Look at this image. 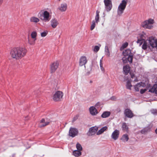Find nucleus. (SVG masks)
Instances as JSON below:
<instances>
[{
	"label": "nucleus",
	"instance_id": "25",
	"mask_svg": "<svg viewBox=\"0 0 157 157\" xmlns=\"http://www.w3.org/2000/svg\"><path fill=\"white\" fill-rule=\"evenodd\" d=\"M108 127L106 126H104L99 130L97 133V135H99L102 133L104 131L106 130Z\"/></svg>",
	"mask_w": 157,
	"mask_h": 157
},
{
	"label": "nucleus",
	"instance_id": "12",
	"mask_svg": "<svg viewBox=\"0 0 157 157\" xmlns=\"http://www.w3.org/2000/svg\"><path fill=\"white\" fill-rule=\"evenodd\" d=\"M87 62V60L86 57L85 56H82L80 58L79 65L80 66H82L84 65L85 67V65Z\"/></svg>",
	"mask_w": 157,
	"mask_h": 157
},
{
	"label": "nucleus",
	"instance_id": "5",
	"mask_svg": "<svg viewBox=\"0 0 157 157\" xmlns=\"http://www.w3.org/2000/svg\"><path fill=\"white\" fill-rule=\"evenodd\" d=\"M49 14L47 11H44L42 15H40V18L45 22H48L50 19Z\"/></svg>",
	"mask_w": 157,
	"mask_h": 157
},
{
	"label": "nucleus",
	"instance_id": "28",
	"mask_svg": "<svg viewBox=\"0 0 157 157\" xmlns=\"http://www.w3.org/2000/svg\"><path fill=\"white\" fill-rule=\"evenodd\" d=\"M30 21L31 22L37 23L39 21V19L37 17H33L30 18Z\"/></svg>",
	"mask_w": 157,
	"mask_h": 157
},
{
	"label": "nucleus",
	"instance_id": "40",
	"mask_svg": "<svg viewBox=\"0 0 157 157\" xmlns=\"http://www.w3.org/2000/svg\"><path fill=\"white\" fill-rule=\"evenodd\" d=\"M99 49V47L98 46H95L94 48V50L95 52H98Z\"/></svg>",
	"mask_w": 157,
	"mask_h": 157
},
{
	"label": "nucleus",
	"instance_id": "49",
	"mask_svg": "<svg viewBox=\"0 0 157 157\" xmlns=\"http://www.w3.org/2000/svg\"><path fill=\"white\" fill-rule=\"evenodd\" d=\"M90 83H92L93 82V81L92 80H90Z\"/></svg>",
	"mask_w": 157,
	"mask_h": 157
},
{
	"label": "nucleus",
	"instance_id": "32",
	"mask_svg": "<svg viewBox=\"0 0 157 157\" xmlns=\"http://www.w3.org/2000/svg\"><path fill=\"white\" fill-rule=\"evenodd\" d=\"M122 128L123 130L125 131H127L128 129V127L125 123H123V124Z\"/></svg>",
	"mask_w": 157,
	"mask_h": 157
},
{
	"label": "nucleus",
	"instance_id": "16",
	"mask_svg": "<svg viewBox=\"0 0 157 157\" xmlns=\"http://www.w3.org/2000/svg\"><path fill=\"white\" fill-rule=\"evenodd\" d=\"M98 129V127L96 126L92 127L90 128L89 130L90 135L92 136L94 135L97 131Z\"/></svg>",
	"mask_w": 157,
	"mask_h": 157
},
{
	"label": "nucleus",
	"instance_id": "48",
	"mask_svg": "<svg viewBox=\"0 0 157 157\" xmlns=\"http://www.w3.org/2000/svg\"><path fill=\"white\" fill-rule=\"evenodd\" d=\"M155 133L157 134V128H156V129L155 130Z\"/></svg>",
	"mask_w": 157,
	"mask_h": 157
},
{
	"label": "nucleus",
	"instance_id": "15",
	"mask_svg": "<svg viewBox=\"0 0 157 157\" xmlns=\"http://www.w3.org/2000/svg\"><path fill=\"white\" fill-rule=\"evenodd\" d=\"M145 86V84L141 82L136 84L134 88L136 91H139L140 88L142 87H144Z\"/></svg>",
	"mask_w": 157,
	"mask_h": 157
},
{
	"label": "nucleus",
	"instance_id": "47",
	"mask_svg": "<svg viewBox=\"0 0 157 157\" xmlns=\"http://www.w3.org/2000/svg\"><path fill=\"white\" fill-rule=\"evenodd\" d=\"M134 76H135V75H132L131 76V78H133L134 77Z\"/></svg>",
	"mask_w": 157,
	"mask_h": 157
},
{
	"label": "nucleus",
	"instance_id": "8",
	"mask_svg": "<svg viewBox=\"0 0 157 157\" xmlns=\"http://www.w3.org/2000/svg\"><path fill=\"white\" fill-rule=\"evenodd\" d=\"M104 2L106 10L107 12L110 11L112 7L111 0H104Z\"/></svg>",
	"mask_w": 157,
	"mask_h": 157
},
{
	"label": "nucleus",
	"instance_id": "36",
	"mask_svg": "<svg viewBox=\"0 0 157 157\" xmlns=\"http://www.w3.org/2000/svg\"><path fill=\"white\" fill-rule=\"evenodd\" d=\"M76 148L77 150L80 151H81L82 150V146L79 143H78L76 144Z\"/></svg>",
	"mask_w": 157,
	"mask_h": 157
},
{
	"label": "nucleus",
	"instance_id": "44",
	"mask_svg": "<svg viewBox=\"0 0 157 157\" xmlns=\"http://www.w3.org/2000/svg\"><path fill=\"white\" fill-rule=\"evenodd\" d=\"M78 118V116H76L75 117H74L73 119V121H75Z\"/></svg>",
	"mask_w": 157,
	"mask_h": 157
},
{
	"label": "nucleus",
	"instance_id": "7",
	"mask_svg": "<svg viewBox=\"0 0 157 157\" xmlns=\"http://www.w3.org/2000/svg\"><path fill=\"white\" fill-rule=\"evenodd\" d=\"M137 43L140 44V45L144 43L143 45L142 46V48L143 49L145 50L146 49L147 47L150 48V46L148 44L147 41H145V40L143 39H138Z\"/></svg>",
	"mask_w": 157,
	"mask_h": 157
},
{
	"label": "nucleus",
	"instance_id": "14",
	"mask_svg": "<svg viewBox=\"0 0 157 157\" xmlns=\"http://www.w3.org/2000/svg\"><path fill=\"white\" fill-rule=\"evenodd\" d=\"M119 134L120 132L119 130L116 129L112 133L111 136V137L114 140H116L118 139Z\"/></svg>",
	"mask_w": 157,
	"mask_h": 157
},
{
	"label": "nucleus",
	"instance_id": "29",
	"mask_svg": "<svg viewBox=\"0 0 157 157\" xmlns=\"http://www.w3.org/2000/svg\"><path fill=\"white\" fill-rule=\"evenodd\" d=\"M100 11L98 10H97L96 12V15L95 17V20L96 22L97 23L99 21V13Z\"/></svg>",
	"mask_w": 157,
	"mask_h": 157
},
{
	"label": "nucleus",
	"instance_id": "11",
	"mask_svg": "<svg viewBox=\"0 0 157 157\" xmlns=\"http://www.w3.org/2000/svg\"><path fill=\"white\" fill-rule=\"evenodd\" d=\"M78 130L75 128H71L69 131V135L72 137H74L77 135Z\"/></svg>",
	"mask_w": 157,
	"mask_h": 157
},
{
	"label": "nucleus",
	"instance_id": "27",
	"mask_svg": "<svg viewBox=\"0 0 157 157\" xmlns=\"http://www.w3.org/2000/svg\"><path fill=\"white\" fill-rule=\"evenodd\" d=\"M73 154L75 156L78 157L81 155V152L79 150H76L73 151Z\"/></svg>",
	"mask_w": 157,
	"mask_h": 157
},
{
	"label": "nucleus",
	"instance_id": "38",
	"mask_svg": "<svg viewBox=\"0 0 157 157\" xmlns=\"http://www.w3.org/2000/svg\"><path fill=\"white\" fill-rule=\"evenodd\" d=\"M36 40H28V43L31 45H34L35 44V41Z\"/></svg>",
	"mask_w": 157,
	"mask_h": 157
},
{
	"label": "nucleus",
	"instance_id": "1",
	"mask_svg": "<svg viewBox=\"0 0 157 157\" xmlns=\"http://www.w3.org/2000/svg\"><path fill=\"white\" fill-rule=\"evenodd\" d=\"M27 51V49L24 47H14L10 50V54L13 59L18 60L24 57Z\"/></svg>",
	"mask_w": 157,
	"mask_h": 157
},
{
	"label": "nucleus",
	"instance_id": "22",
	"mask_svg": "<svg viewBox=\"0 0 157 157\" xmlns=\"http://www.w3.org/2000/svg\"><path fill=\"white\" fill-rule=\"evenodd\" d=\"M149 91L152 93H155V94H157V84H154L149 89Z\"/></svg>",
	"mask_w": 157,
	"mask_h": 157
},
{
	"label": "nucleus",
	"instance_id": "18",
	"mask_svg": "<svg viewBox=\"0 0 157 157\" xmlns=\"http://www.w3.org/2000/svg\"><path fill=\"white\" fill-rule=\"evenodd\" d=\"M67 8V5L66 3L61 4L58 9L61 12L65 11Z\"/></svg>",
	"mask_w": 157,
	"mask_h": 157
},
{
	"label": "nucleus",
	"instance_id": "2",
	"mask_svg": "<svg viewBox=\"0 0 157 157\" xmlns=\"http://www.w3.org/2000/svg\"><path fill=\"white\" fill-rule=\"evenodd\" d=\"M123 54L124 56L122 60L124 63H127L129 62L130 63H132L133 57V54L131 53L130 49H126L123 52Z\"/></svg>",
	"mask_w": 157,
	"mask_h": 157
},
{
	"label": "nucleus",
	"instance_id": "23",
	"mask_svg": "<svg viewBox=\"0 0 157 157\" xmlns=\"http://www.w3.org/2000/svg\"><path fill=\"white\" fill-rule=\"evenodd\" d=\"M123 71L126 75H127L130 71V67L129 66H125L123 67Z\"/></svg>",
	"mask_w": 157,
	"mask_h": 157
},
{
	"label": "nucleus",
	"instance_id": "21",
	"mask_svg": "<svg viewBox=\"0 0 157 157\" xmlns=\"http://www.w3.org/2000/svg\"><path fill=\"white\" fill-rule=\"evenodd\" d=\"M151 130V128L149 126L145 127L141 131V133L143 134H145Z\"/></svg>",
	"mask_w": 157,
	"mask_h": 157
},
{
	"label": "nucleus",
	"instance_id": "33",
	"mask_svg": "<svg viewBox=\"0 0 157 157\" xmlns=\"http://www.w3.org/2000/svg\"><path fill=\"white\" fill-rule=\"evenodd\" d=\"M91 71V67H90L86 70V72L85 74L86 75H88L90 74Z\"/></svg>",
	"mask_w": 157,
	"mask_h": 157
},
{
	"label": "nucleus",
	"instance_id": "41",
	"mask_svg": "<svg viewBox=\"0 0 157 157\" xmlns=\"http://www.w3.org/2000/svg\"><path fill=\"white\" fill-rule=\"evenodd\" d=\"M128 45V43L127 42H125L122 45V47L123 48H126Z\"/></svg>",
	"mask_w": 157,
	"mask_h": 157
},
{
	"label": "nucleus",
	"instance_id": "34",
	"mask_svg": "<svg viewBox=\"0 0 157 157\" xmlns=\"http://www.w3.org/2000/svg\"><path fill=\"white\" fill-rule=\"evenodd\" d=\"M105 52L106 55L109 56L110 55V53L108 47L107 46H105Z\"/></svg>",
	"mask_w": 157,
	"mask_h": 157
},
{
	"label": "nucleus",
	"instance_id": "35",
	"mask_svg": "<svg viewBox=\"0 0 157 157\" xmlns=\"http://www.w3.org/2000/svg\"><path fill=\"white\" fill-rule=\"evenodd\" d=\"M95 22L93 20L92 21V24L90 27V30H92L95 28Z\"/></svg>",
	"mask_w": 157,
	"mask_h": 157
},
{
	"label": "nucleus",
	"instance_id": "13",
	"mask_svg": "<svg viewBox=\"0 0 157 157\" xmlns=\"http://www.w3.org/2000/svg\"><path fill=\"white\" fill-rule=\"evenodd\" d=\"M124 114L127 117L129 118H132L134 116L132 112L128 109H126L124 110Z\"/></svg>",
	"mask_w": 157,
	"mask_h": 157
},
{
	"label": "nucleus",
	"instance_id": "30",
	"mask_svg": "<svg viewBox=\"0 0 157 157\" xmlns=\"http://www.w3.org/2000/svg\"><path fill=\"white\" fill-rule=\"evenodd\" d=\"M31 37L35 40L36 39V37L37 36V33L36 31L33 32L31 34Z\"/></svg>",
	"mask_w": 157,
	"mask_h": 157
},
{
	"label": "nucleus",
	"instance_id": "37",
	"mask_svg": "<svg viewBox=\"0 0 157 157\" xmlns=\"http://www.w3.org/2000/svg\"><path fill=\"white\" fill-rule=\"evenodd\" d=\"M151 113L154 115H157V109H152L151 110Z\"/></svg>",
	"mask_w": 157,
	"mask_h": 157
},
{
	"label": "nucleus",
	"instance_id": "46",
	"mask_svg": "<svg viewBox=\"0 0 157 157\" xmlns=\"http://www.w3.org/2000/svg\"><path fill=\"white\" fill-rule=\"evenodd\" d=\"M3 2V0H0V5L2 4Z\"/></svg>",
	"mask_w": 157,
	"mask_h": 157
},
{
	"label": "nucleus",
	"instance_id": "50",
	"mask_svg": "<svg viewBox=\"0 0 157 157\" xmlns=\"http://www.w3.org/2000/svg\"><path fill=\"white\" fill-rule=\"evenodd\" d=\"M60 0H59V1H60Z\"/></svg>",
	"mask_w": 157,
	"mask_h": 157
},
{
	"label": "nucleus",
	"instance_id": "20",
	"mask_svg": "<svg viewBox=\"0 0 157 157\" xmlns=\"http://www.w3.org/2000/svg\"><path fill=\"white\" fill-rule=\"evenodd\" d=\"M51 22V26L53 28H56L58 24V22L57 20L55 19H52Z\"/></svg>",
	"mask_w": 157,
	"mask_h": 157
},
{
	"label": "nucleus",
	"instance_id": "31",
	"mask_svg": "<svg viewBox=\"0 0 157 157\" xmlns=\"http://www.w3.org/2000/svg\"><path fill=\"white\" fill-rule=\"evenodd\" d=\"M132 86L131 82L129 80H128L127 81L126 87L127 89L131 90V87Z\"/></svg>",
	"mask_w": 157,
	"mask_h": 157
},
{
	"label": "nucleus",
	"instance_id": "26",
	"mask_svg": "<svg viewBox=\"0 0 157 157\" xmlns=\"http://www.w3.org/2000/svg\"><path fill=\"white\" fill-rule=\"evenodd\" d=\"M110 114V112L109 111H105L101 115V117L103 118H105L109 117Z\"/></svg>",
	"mask_w": 157,
	"mask_h": 157
},
{
	"label": "nucleus",
	"instance_id": "19",
	"mask_svg": "<svg viewBox=\"0 0 157 157\" xmlns=\"http://www.w3.org/2000/svg\"><path fill=\"white\" fill-rule=\"evenodd\" d=\"M89 110L90 113L93 116L95 115L98 113L97 109L93 106L90 107Z\"/></svg>",
	"mask_w": 157,
	"mask_h": 157
},
{
	"label": "nucleus",
	"instance_id": "39",
	"mask_svg": "<svg viewBox=\"0 0 157 157\" xmlns=\"http://www.w3.org/2000/svg\"><path fill=\"white\" fill-rule=\"evenodd\" d=\"M48 32L47 31H44L43 32L41 33V36L42 37L45 36L48 34Z\"/></svg>",
	"mask_w": 157,
	"mask_h": 157
},
{
	"label": "nucleus",
	"instance_id": "17",
	"mask_svg": "<svg viewBox=\"0 0 157 157\" xmlns=\"http://www.w3.org/2000/svg\"><path fill=\"white\" fill-rule=\"evenodd\" d=\"M49 122L47 121L45 122V120L44 119H42L40 121L39 124V127L40 128L45 127L48 125Z\"/></svg>",
	"mask_w": 157,
	"mask_h": 157
},
{
	"label": "nucleus",
	"instance_id": "45",
	"mask_svg": "<svg viewBox=\"0 0 157 157\" xmlns=\"http://www.w3.org/2000/svg\"><path fill=\"white\" fill-rule=\"evenodd\" d=\"M102 71H103L104 70V69L102 66L100 67Z\"/></svg>",
	"mask_w": 157,
	"mask_h": 157
},
{
	"label": "nucleus",
	"instance_id": "42",
	"mask_svg": "<svg viewBox=\"0 0 157 157\" xmlns=\"http://www.w3.org/2000/svg\"><path fill=\"white\" fill-rule=\"evenodd\" d=\"M147 90V89H141L140 90V93L141 94H143Z\"/></svg>",
	"mask_w": 157,
	"mask_h": 157
},
{
	"label": "nucleus",
	"instance_id": "3",
	"mask_svg": "<svg viewBox=\"0 0 157 157\" xmlns=\"http://www.w3.org/2000/svg\"><path fill=\"white\" fill-rule=\"evenodd\" d=\"M127 1L123 0L119 5L117 10V13L119 16H121L123 13L127 4Z\"/></svg>",
	"mask_w": 157,
	"mask_h": 157
},
{
	"label": "nucleus",
	"instance_id": "24",
	"mask_svg": "<svg viewBox=\"0 0 157 157\" xmlns=\"http://www.w3.org/2000/svg\"><path fill=\"white\" fill-rule=\"evenodd\" d=\"M128 139V136L127 134H124L121 138V140L124 142L127 141Z\"/></svg>",
	"mask_w": 157,
	"mask_h": 157
},
{
	"label": "nucleus",
	"instance_id": "43",
	"mask_svg": "<svg viewBox=\"0 0 157 157\" xmlns=\"http://www.w3.org/2000/svg\"><path fill=\"white\" fill-rule=\"evenodd\" d=\"M103 64H102V58L100 60V67L102 66Z\"/></svg>",
	"mask_w": 157,
	"mask_h": 157
},
{
	"label": "nucleus",
	"instance_id": "4",
	"mask_svg": "<svg viewBox=\"0 0 157 157\" xmlns=\"http://www.w3.org/2000/svg\"><path fill=\"white\" fill-rule=\"evenodd\" d=\"M154 23V21L153 19H149L142 22L141 25L144 28L150 29L153 27L152 25Z\"/></svg>",
	"mask_w": 157,
	"mask_h": 157
},
{
	"label": "nucleus",
	"instance_id": "9",
	"mask_svg": "<svg viewBox=\"0 0 157 157\" xmlns=\"http://www.w3.org/2000/svg\"><path fill=\"white\" fill-rule=\"evenodd\" d=\"M148 43L149 44L150 46L152 48H155L157 49V40L154 39L153 38H150L147 40Z\"/></svg>",
	"mask_w": 157,
	"mask_h": 157
},
{
	"label": "nucleus",
	"instance_id": "6",
	"mask_svg": "<svg viewBox=\"0 0 157 157\" xmlns=\"http://www.w3.org/2000/svg\"><path fill=\"white\" fill-rule=\"evenodd\" d=\"M63 95V93L59 91L56 92L53 97V99L55 101H59L61 100Z\"/></svg>",
	"mask_w": 157,
	"mask_h": 157
},
{
	"label": "nucleus",
	"instance_id": "10",
	"mask_svg": "<svg viewBox=\"0 0 157 157\" xmlns=\"http://www.w3.org/2000/svg\"><path fill=\"white\" fill-rule=\"evenodd\" d=\"M59 65L58 61L54 62L50 66V71L51 73L55 72L57 69Z\"/></svg>",
	"mask_w": 157,
	"mask_h": 157
}]
</instances>
